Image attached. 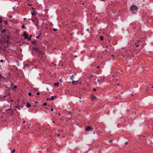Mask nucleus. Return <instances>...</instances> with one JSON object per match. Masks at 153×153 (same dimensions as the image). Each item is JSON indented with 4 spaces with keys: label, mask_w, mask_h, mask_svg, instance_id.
Segmentation results:
<instances>
[{
    "label": "nucleus",
    "mask_w": 153,
    "mask_h": 153,
    "mask_svg": "<svg viewBox=\"0 0 153 153\" xmlns=\"http://www.w3.org/2000/svg\"><path fill=\"white\" fill-rule=\"evenodd\" d=\"M32 49L33 50L37 51L39 54L43 55L44 52L40 50L37 47L33 48Z\"/></svg>",
    "instance_id": "1"
},
{
    "label": "nucleus",
    "mask_w": 153,
    "mask_h": 153,
    "mask_svg": "<svg viewBox=\"0 0 153 153\" xmlns=\"http://www.w3.org/2000/svg\"><path fill=\"white\" fill-rule=\"evenodd\" d=\"M138 9V7L135 5H133L130 7V10L133 12L134 11H137Z\"/></svg>",
    "instance_id": "2"
},
{
    "label": "nucleus",
    "mask_w": 153,
    "mask_h": 153,
    "mask_svg": "<svg viewBox=\"0 0 153 153\" xmlns=\"http://www.w3.org/2000/svg\"><path fill=\"white\" fill-rule=\"evenodd\" d=\"M91 99L92 101H94L97 99V98L95 96H94L93 94H91Z\"/></svg>",
    "instance_id": "3"
},
{
    "label": "nucleus",
    "mask_w": 153,
    "mask_h": 153,
    "mask_svg": "<svg viewBox=\"0 0 153 153\" xmlns=\"http://www.w3.org/2000/svg\"><path fill=\"white\" fill-rule=\"evenodd\" d=\"M85 130L87 131H89L93 130V128L90 126H87Z\"/></svg>",
    "instance_id": "4"
},
{
    "label": "nucleus",
    "mask_w": 153,
    "mask_h": 153,
    "mask_svg": "<svg viewBox=\"0 0 153 153\" xmlns=\"http://www.w3.org/2000/svg\"><path fill=\"white\" fill-rule=\"evenodd\" d=\"M23 36L25 37V39H27L28 37V35L26 33V31H24V34Z\"/></svg>",
    "instance_id": "5"
},
{
    "label": "nucleus",
    "mask_w": 153,
    "mask_h": 153,
    "mask_svg": "<svg viewBox=\"0 0 153 153\" xmlns=\"http://www.w3.org/2000/svg\"><path fill=\"white\" fill-rule=\"evenodd\" d=\"M71 83L73 85H74V84L77 85L78 83V81H75L74 80H73V81Z\"/></svg>",
    "instance_id": "6"
},
{
    "label": "nucleus",
    "mask_w": 153,
    "mask_h": 153,
    "mask_svg": "<svg viewBox=\"0 0 153 153\" xmlns=\"http://www.w3.org/2000/svg\"><path fill=\"white\" fill-rule=\"evenodd\" d=\"M31 105L28 102L27 103L26 106L27 108H30L31 107Z\"/></svg>",
    "instance_id": "7"
},
{
    "label": "nucleus",
    "mask_w": 153,
    "mask_h": 153,
    "mask_svg": "<svg viewBox=\"0 0 153 153\" xmlns=\"http://www.w3.org/2000/svg\"><path fill=\"white\" fill-rule=\"evenodd\" d=\"M53 85H54L56 86H57V87L59 86V82L54 83L53 84Z\"/></svg>",
    "instance_id": "8"
},
{
    "label": "nucleus",
    "mask_w": 153,
    "mask_h": 153,
    "mask_svg": "<svg viewBox=\"0 0 153 153\" xmlns=\"http://www.w3.org/2000/svg\"><path fill=\"white\" fill-rule=\"evenodd\" d=\"M54 97H56V96H52L51 98L50 99V100H53L54 99Z\"/></svg>",
    "instance_id": "9"
},
{
    "label": "nucleus",
    "mask_w": 153,
    "mask_h": 153,
    "mask_svg": "<svg viewBox=\"0 0 153 153\" xmlns=\"http://www.w3.org/2000/svg\"><path fill=\"white\" fill-rule=\"evenodd\" d=\"M32 35H31L29 36V37H28V38H27L28 39V40L29 41L31 39V37H32Z\"/></svg>",
    "instance_id": "10"
},
{
    "label": "nucleus",
    "mask_w": 153,
    "mask_h": 153,
    "mask_svg": "<svg viewBox=\"0 0 153 153\" xmlns=\"http://www.w3.org/2000/svg\"><path fill=\"white\" fill-rule=\"evenodd\" d=\"M100 39L101 40H103V37L102 36H100Z\"/></svg>",
    "instance_id": "11"
},
{
    "label": "nucleus",
    "mask_w": 153,
    "mask_h": 153,
    "mask_svg": "<svg viewBox=\"0 0 153 153\" xmlns=\"http://www.w3.org/2000/svg\"><path fill=\"white\" fill-rule=\"evenodd\" d=\"M74 77V75H72L71 76V77L70 78L71 79V80H73Z\"/></svg>",
    "instance_id": "12"
},
{
    "label": "nucleus",
    "mask_w": 153,
    "mask_h": 153,
    "mask_svg": "<svg viewBox=\"0 0 153 153\" xmlns=\"http://www.w3.org/2000/svg\"><path fill=\"white\" fill-rule=\"evenodd\" d=\"M31 42H32V43L33 44H36V42H35V41H31Z\"/></svg>",
    "instance_id": "13"
},
{
    "label": "nucleus",
    "mask_w": 153,
    "mask_h": 153,
    "mask_svg": "<svg viewBox=\"0 0 153 153\" xmlns=\"http://www.w3.org/2000/svg\"><path fill=\"white\" fill-rule=\"evenodd\" d=\"M17 88V86L16 85H14L13 86V88H12V89H15L16 88Z\"/></svg>",
    "instance_id": "14"
},
{
    "label": "nucleus",
    "mask_w": 153,
    "mask_h": 153,
    "mask_svg": "<svg viewBox=\"0 0 153 153\" xmlns=\"http://www.w3.org/2000/svg\"><path fill=\"white\" fill-rule=\"evenodd\" d=\"M35 25L36 26H39V25H38V21H37V22L36 23V24H35Z\"/></svg>",
    "instance_id": "15"
},
{
    "label": "nucleus",
    "mask_w": 153,
    "mask_h": 153,
    "mask_svg": "<svg viewBox=\"0 0 153 153\" xmlns=\"http://www.w3.org/2000/svg\"><path fill=\"white\" fill-rule=\"evenodd\" d=\"M22 28H26L25 27V25L24 24L22 26Z\"/></svg>",
    "instance_id": "16"
},
{
    "label": "nucleus",
    "mask_w": 153,
    "mask_h": 153,
    "mask_svg": "<svg viewBox=\"0 0 153 153\" xmlns=\"http://www.w3.org/2000/svg\"><path fill=\"white\" fill-rule=\"evenodd\" d=\"M53 30L54 31H56L57 30L56 29V28H53Z\"/></svg>",
    "instance_id": "17"
},
{
    "label": "nucleus",
    "mask_w": 153,
    "mask_h": 153,
    "mask_svg": "<svg viewBox=\"0 0 153 153\" xmlns=\"http://www.w3.org/2000/svg\"><path fill=\"white\" fill-rule=\"evenodd\" d=\"M31 14H32V16H33V15H35V13L34 12L32 13H31Z\"/></svg>",
    "instance_id": "18"
},
{
    "label": "nucleus",
    "mask_w": 153,
    "mask_h": 153,
    "mask_svg": "<svg viewBox=\"0 0 153 153\" xmlns=\"http://www.w3.org/2000/svg\"><path fill=\"white\" fill-rule=\"evenodd\" d=\"M6 31L5 29H4L2 31H1V33H3Z\"/></svg>",
    "instance_id": "19"
},
{
    "label": "nucleus",
    "mask_w": 153,
    "mask_h": 153,
    "mask_svg": "<svg viewBox=\"0 0 153 153\" xmlns=\"http://www.w3.org/2000/svg\"><path fill=\"white\" fill-rule=\"evenodd\" d=\"M29 96H31L32 95V94L31 92H29L28 94Z\"/></svg>",
    "instance_id": "20"
},
{
    "label": "nucleus",
    "mask_w": 153,
    "mask_h": 153,
    "mask_svg": "<svg viewBox=\"0 0 153 153\" xmlns=\"http://www.w3.org/2000/svg\"><path fill=\"white\" fill-rule=\"evenodd\" d=\"M15 149H13V150L11 152V153H13L15 152Z\"/></svg>",
    "instance_id": "21"
},
{
    "label": "nucleus",
    "mask_w": 153,
    "mask_h": 153,
    "mask_svg": "<svg viewBox=\"0 0 153 153\" xmlns=\"http://www.w3.org/2000/svg\"><path fill=\"white\" fill-rule=\"evenodd\" d=\"M47 105V103L46 102H45L43 103V105L44 106H46Z\"/></svg>",
    "instance_id": "22"
},
{
    "label": "nucleus",
    "mask_w": 153,
    "mask_h": 153,
    "mask_svg": "<svg viewBox=\"0 0 153 153\" xmlns=\"http://www.w3.org/2000/svg\"><path fill=\"white\" fill-rule=\"evenodd\" d=\"M40 36H36V38L37 39H39V38Z\"/></svg>",
    "instance_id": "23"
},
{
    "label": "nucleus",
    "mask_w": 153,
    "mask_h": 153,
    "mask_svg": "<svg viewBox=\"0 0 153 153\" xmlns=\"http://www.w3.org/2000/svg\"><path fill=\"white\" fill-rule=\"evenodd\" d=\"M111 56L113 58L114 60H115V59L114 58V55H112Z\"/></svg>",
    "instance_id": "24"
},
{
    "label": "nucleus",
    "mask_w": 153,
    "mask_h": 153,
    "mask_svg": "<svg viewBox=\"0 0 153 153\" xmlns=\"http://www.w3.org/2000/svg\"><path fill=\"white\" fill-rule=\"evenodd\" d=\"M93 76V75H91L89 76V78L90 79L91 77H92Z\"/></svg>",
    "instance_id": "25"
},
{
    "label": "nucleus",
    "mask_w": 153,
    "mask_h": 153,
    "mask_svg": "<svg viewBox=\"0 0 153 153\" xmlns=\"http://www.w3.org/2000/svg\"><path fill=\"white\" fill-rule=\"evenodd\" d=\"M30 9H32L34 10H35V8L33 7H31V8H30Z\"/></svg>",
    "instance_id": "26"
},
{
    "label": "nucleus",
    "mask_w": 153,
    "mask_h": 153,
    "mask_svg": "<svg viewBox=\"0 0 153 153\" xmlns=\"http://www.w3.org/2000/svg\"><path fill=\"white\" fill-rule=\"evenodd\" d=\"M36 94H37V95H39V94H40V93H39V92H37V93H36Z\"/></svg>",
    "instance_id": "27"
},
{
    "label": "nucleus",
    "mask_w": 153,
    "mask_h": 153,
    "mask_svg": "<svg viewBox=\"0 0 153 153\" xmlns=\"http://www.w3.org/2000/svg\"><path fill=\"white\" fill-rule=\"evenodd\" d=\"M55 135H56L57 136H59V134H55Z\"/></svg>",
    "instance_id": "28"
},
{
    "label": "nucleus",
    "mask_w": 153,
    "mask_h": 153,
    "mask_svg": "<svg viewBox=\"0 0 153 153\" xmlns=\"http://www.w3.org/2000/svg\"><path fill=\"white\" fill-rule=\"evenodd\" d=\"M4 22H5V24H7V22L6 21H5Z\"/></svg>",
    "instance_id": "29"
},
{
    "label": "nucleus",
    "mask_w": 153,
    "mask_h": 153,
    "mask_svg": "<svg viewBox=\"0 0 153 153\" xmlns=\"http://www.w3.org/2000/svg\"><path fill=\"white\" fill-rule=\"evenodd\" d=\"M93 90L94 91H96V89H95V88H93Z\"/></svg>",
    "instance_id": "30"
},
{
    "label": "nucleus",
    "mask_w": 153,
    "mask_h": 153,
    "mask_svg": "<svg viewBox=\"0 0 153 153\" xmlns=\"http://www.w3.org/2000/svg\"><path fill=\"white\" fill-rule=\"evenodd\" d=\"M28 5L30 6H32V4H28Z\"/></svg>",
    "instance_id": "31"
},
{
    "label": "nucleus",
    "mask_w": 153,
    "mask_h": 153,
    "mask_svg": "<svg viewBox=\"0 0 153 153\" xmlns=\"http://www.w3.org/2000/svg\"><path fill=\"white\" fill-rule=\"evenodd\" d=\"M139 46V45H136V48H138V47Z\"/></svg>",
    "instance_id": "32"
},
{
    "label": "nucleus",
    "mask_w": 153,
    "mask_h": 153,
    "mask_svg": "<svg viewBox=\"0 0 153 153\" xmlns=\"http://www.w3.org/2000/svg\"><path fill=\"white\" fill-rule=\"evenodd\" d=\"M100 66H98L97 67V68L98 69V68H100Z\"/></svg>",
    "instance_id": "33"
},
{
    "label": "nucleus",
    "mask_w": 153,
    "mask_h": 153,
    "mask_svg": "<svg viewBox=\"0 0 153 153\" xmlns=\"http://www.w3.org/2000/svg\"><path fill=\"white\" fill-rule=\"evenodd\" d=\"M13 84L12 83H11V86H13Z\"/></svg>",
    "instance_id": "34"
},
{
    "label": "nucleus",
    "mask_w": 153,
    "mask_h": 153,
    "mask_svg": "<svg viewBox=\"0 0 153 153\" xmlns=\"http://www.w3.org/2000/svg\"><path fill=\"white\" fill-rule=\"evenodd\" d=\"M51 111H53V108H51Z\"/></svg>",
    "instance_id": "35"
},
{
    "label": "nucleus",
    "mask_w": 153,
    "mask_h": 153,
    "mask_svg": "<svg viewBox=\"0 0 153 153\" xmlns=\"http://www.w3.org/2000/svg\"><path fill=\"white\" fill-rule=\"evenodd\" d=\"M13 112H12V113L10 114L12 115L13 114Z\"/></svg>",
    "instance_id": "36"
},
{
    "label": "nucleus",
    "mask_w": 153,
    "mask_h": 153,
    "mask_svg": "<svg viewBox=\"0 0 153 153\" xmlns=\"http://www.w3.org/2000/svg\"><path fill=\"white\" fill-rule=\"evenodd\" d=\"M2 77L1 74H0V78H1Z\"/></svg>",
    "instance_id": "37"
},
{
    "label": "nucleus",
    "mask_w": 153,
    "mask_h": 153,
    "mask_svg": "<svg viewBox=\"0 0 153 153\" xmlns=\"http://www.w3.org/2000/svg\"><path fill=\"white\" fill-rule=\"evenodd\" d=\"M16 108H18V109H19V107L18 106H16Z\"/></svg>",
    "instance_id": "38"
},
{
    "label": "nucleus",
    "mask_w": 153,
    "mask_h": 153,
    "mask_svg": "<svg viewBox=\"0 0 153 153\" xmlns=\"http://www.w3.org/2000/svg\"><path fill=\"white\" fill-rule=\"evenodd\" d=\"M25 120H23V123H25Z\"/></svg>",
    "instance_id": "39"
},
{
    "label": "nucleus",
    "mask_w": 153,
    "mask_h": 153,
    "mask_svg": "<svg viewBox=\"0 0 153 153\" xmlns=\"http://www.w3.org/2000/svg\"><path fill=\"white\" fill-rule=\"evenodd\" d=\"M9 17L10 18H11L12 17V16H9Z\"/></svg>",
    "instance_id": "40"
},
{
    "label": "nucleus",
    "mask_w": 153,
    "mask_h": 153,
    "mask_svg": "<svg viewBox=\"0 0 153 153\" xmlns=\"http://www.w3.org/2000/svg\"><path fill=\"white\" fill-rule=\"evenodd\" d=\"M113 141L112 140H111L110 141V142L111 143L112 142V141Z\"/></svg>",
    "instance_id": "41"
},
{
    "label": "nucleus",
    "mask_w": 153,
    "mask_h": 153,
    "mask_svg": "<svg viewBox=\"0 0 153 153\" xmlns=\"http://www.w3.org/2000/svg\"><path fill=\"white\" fill-rule=\"evenodd\" d=\"M137 41L138 42H140V40H137Z\"/></svg>",
    "instance_id": "42"
},
{
    "label": "nucleus",
    "mask_w": 153,
    "mask_h": 153,
    "mask_svg": "<svg viewBox=\"0 0 153 153\" xmlns=\"http://www.w3.org/2000/svg\"><path fill=\"white\" fill-rule=\"evenodd\" d=\"M128 143V142H126L125 143V144L126 145V144H127Z\"/></svg>",
    "instance_id": "43"
},
{
    "label": "nucleus",
    "mask_w": 153,
    "mask_h": 153,
    "mask_svg": "<svg viewBox=\"0 0 153 153\" xmlns=\"http://www.w3.org/2000/svg\"><path fill=\"white\" fill-rule=\"evenodd\" d=\"M26 66H27V67H29V65H26Z\"/></svg>",
    "instance_id": "44"
},
{
    "label": "nucleus",
    "mask_w": 153,
    "mask_h": 153,
    "mask_svg": "<svg viewBox=\"0 0 153 153\" xmlns=\"http://www.w3.org/2000/svg\"><path fill=\"white\" fill-rule=\"evenodd\" d=\"M32 21L33 22H34V19H32Z\"/></svg>",
    "instance_id": "45"
},
{
    "label": "nucleus",
    "mask_w": 153,
    "mask_h": 153,
    "mask_svg": "<svg viewBox=\"0 0 153 153\" xmlns=\"http://www.w3.org/2000/svg\"><path fill=\"white\" fill-rule=\"evenodd\" d=\"M106 48H108V47L107 46H106Z\"/></svg>",
    "instance_id": "46"
},
{
    "label": "nucleus",
    "mask_w": 153,
    "mask_h": 153,
    "mask_svg": "<svg viewBox=\"0 0 153 153\" xmlns=\"http://www.w3.org/2000/svg\"><path fill=\"white\" fill-rule=\"evenodd\" d=\"M117 85L118 86H119L120 85V84L119 83L117 84Z\"/></svg>",
    "instance_id": "47"
},
{
    "label": "nucleus",
    "mask_w": 153,
    "mask_h": 153,
    "mask_svg": "<svg viewBox=\"0 0 153 153\" xmlns=\"http://www.w3.org/2000/svg\"><path fill=\"white\" fill-rule=\"evenodd\" d=\"M105 51H106V52H107V50L106 49H105Z\"/></svg>",
    "instance_id": "48"
},
{
    "label": "nucleus",
    "mask_w": 153,
    "mask_h": 153,
    "mask_svg": "<svg viewBox=\"0 0 153 153\" xmlns=\"http://www.w3.org/2000/svg\"><path fill=\"white\" fill-rule=\"evenodd\" d=\"M1 22H2V21H1H1H0V23H1Z\"/></svg>",
    "instance_id": "49"
},
{
    "label": "nucleus",
    "mask_w": 153,
    "mask_h": 153,
    "mask_svg": "<svg viewBox=\"0 0 153 153\" xmlns=\"http://www.w3.org/2000/svg\"><path fill=\"white\" fill-rule=\"evenodd\" d=\"M3 97H6V96H4Z\"/></svg>",
    "instance_id": "50"
},
{
    "label": "nucleus",
    "mask_w": 153,
    "mask_h": 153,
    "mask_svg": "<svg viewBox=\"0 0 153 153\" xmlns=\"http://www.w3.org/2000/svg\"><path fill=\"white\" fill-rule=\"evenodd\" d=\"M79 84H81V82H79Z\"/></svg>",
    "instance_id": "51"
},
{
    "label": "nucleus",
    "mask_w": 153,
    "mask_h": 153,
    "mask_svg": "<svg viewBox=\"0 0 153 153\" xmlns=\"http://www.w3.org/2000/svg\"><path fill=\"white\" fill-rule=\"evenodd\" d=\"M151 88H153V86H152V87H151Z\"/></svg>",
    "instance_id": "52"
},
{
    "label": "nucleus",
    "mask_w": 153,
    "mask_h": 153,
    "mask_svg": "<svg viewBox=\"0 0 153 153\" xmlns=\"http://www.w3.org/2000/svg\"><path fill=\"white\" fill-rule=\"evenodd\" d=\"M53 123H55V122H54V121H53Z\"/></svg>",
    "instance_id": "53"
},
{
    "label": "nucleus",
    "mask_w": 153,
    "mask_h": 153,
    "mask_svg": "<svg viewBox=\"0 0 153 153\" xmlns=\"http://www.w3.org/2000/svg\"><path fill=\"white\" fill-rule=\"evenodd\" d=\"M101 1H104V0H100Z\"/></svg>",
    "instance_id": "54"
},
{
    "label": "nucleus",
    "mask_w": 153,
    "mask_h": 153,
    "mask_svg": "<svg viewBox=\"0 0 153 153\" xmlns=\"http://www.w3.org/2000/svg\"><path fill=\"white\" fill-rule=\"evenodd\" d=\"M59 115H60V113H59Z\"/></svg>",
    "instance_id": "55"
},
{
    "label": "nucleus",
    "mask_w": 153,
    "mask_h": 153,
    "mask_svg": "<svg viewBox=\"0 0 153 153\" xmlns=\"http://www.w3.org/2000/svg\"><path fill=\"white\" fill-rule=\"evenodd\" d=\"M29 126H30L31 125L30 124H29Z\"/></svg>",
    "instance_id": "56"
},
{
    "label": "nucleus",
    "mask_w": 153,
    "mask_h": 153,
    "mask_svg": "<svg viewBox=\"0 0 153 153\" xmlns=\"http://www.w3.org/2000/svg\"><path fill=\"white\" fill-rule=\"evenodd\" d=\"M89 30V29H87V30H88V31Z\"/></svg>",
    "instance_id": "57"
},
{
    "label": "nucleus",
    "mask_w": 153,
    "mask_h": 153,
    "mask_svg": "<svg viewBox=\"0 0 153 153\" xmlns=\"http://www.w3.org/2000/svg\"><path fill=\"white\" fill-rule=\"evenodd\" d=\"M60 81L61 82V80H60Z\"/></svg>",
    "instance_id": "58"
},
{
    "label": "nucleus",
    "mask_w": 153,
    "mask_h": 153,
    "mask_svg": "<svg viewBox=\"0 0 153 153\" xmlns=\"http://www.w3.org/2000/svg\"><path fill=\"white\" fill-rule=\"evenodd\" d=\"M13 101V100H11V101Z\"/></svg>",
    "instance_id": "59"
},
{
    "label": "nucleus",
    "mask_w": 153,
    "mask_h": 153,
    "mask_svg": "<svg viewBox=\"0 0 153 153\" xmlns=\"http://www.w3.org/2000/svg\"><path fill=\"white\" fill-rule=\"evenodd\" d=\"M1 19H2L1 18H0V20Z\"/></svg>",
    "instance_id": "60"
},
{
    "label": "nucleus",
    "mask_w": 153,
    "mask_h": 153,
    "mask_svg": "<svg viewBox=\"0 0 153 153\" xmlns=\"http://www.w3.org/2000/svg\"><path fill=\"white\" fill-rule=\"evenodd\" d=\"M24 19H26V18H24Z\"/></svg>",
    "instance_id": "61"
},
{
    "label": "nucleus",
    "mask_w": 153,
    "mask_h": 153,
    "mask_svg": "<svg viewBox=\"0 0 153 153\" xmlns=\"http://www.w3.org/2000/svg\"><path fill=\"white\" fill-rule=\"evenodd\" d=\"M135 45H137L136 43H135Z\"/></svg>",
    "instance_id": "62"
},
{
    "label": "nucleus",
    "mask_w": 153,
    "mask_h": 153,
    "mask_svg": "<svg viewBox=\"0 0 153 153\" xmlns=\"http://www.w3.org/2000/svg\"><path fill=\"white\" fill-rule=\"evenodd\" d=\"M16 1L17 0H15Z\"/></svg>",
    "instance_id": "63"
}]
</instances>
